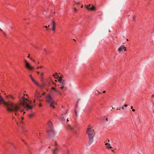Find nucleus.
I'll return each mask as SVG.
<instances>
[{
    "mask_svg": "<svg viewBox=\"0 0 154 154\" xmlns=\"http://www.w3.org/2000/svg\"><path fill=\"white\" fill-rule=\"evenodd\" d=\"M86 133L88 135L89 139V145H90L93 143V138L95 134L94 130L91 127L87 129Z\"/></svg>",
    "mask_w": 154,
    "mask_h": 154,
    "instance_id": "1",
    "label": "nucleus"
},
{
    "mask_svg": "<svg viewBox=\"0 0 154 154\" xmlns=\"http://www.w3.org/2000/svg\"><path fill=\"white\" fill-rule=\"evenodd\" d=\"M41 81L42 82L41 84V85L39 84V85H37V86L41 88H42L45 86H48L50 85V82L48 80L44 81L43 78H42Z\"/></svg>",
    "mask_w": 154,
    "mask_h": 154,
    "instance_id": "2",
    "label": "nucleus"
},
{
    "mask_svg": "<svg viewBox=\"0 0 154 154\" xmlns=\"http://www.w3.org/2000/svg\"><path fill=\"white\" fill-rule=\"evenodd\" d=\"M46 97L47 99L46 101L48 103H50V106L53 107V108H54V101H52V98L51 95L50 94L46 95Z\"/></svg>",
    "mask_w": 154,
    "mask_h": 154,
    "instance_id": "3",
    "label": "nucleus"
},
{
    "mask_svg": "<svg viewBox=\"0 0 154 154\" xmlns=\"http://www.w3.org/2000/svg\"><path fill=\"white\" fill-rule=\"evenodd\" d=\"M35 97V100H38L40 102H42L43 101V100L39 99V98L41 97V96L40 95L39 93L36 91L34 94ZM35 100L34 101V103H35Z\"/></svg>",
    "mask_w": 154,
    "mask_h": 154,
    "instance_id": "4",
    "label": "nucleus"
},
{
    "mask_svg": "<svg viewBox=\"0 0 154 154\" xmlns=\"http://www.w3.org/2000/svg\"><path fill=\"white\" fill-rule=\"evenodd\" d=\"M48 130H51L52 133H54V127L52 122L51 121H48Z\"/></svg>",
    "mask_w": 154,
    "mask_h": 154,
    "instance_id": "5",
    "label": "nucleus"
},
{
    "mask_svg": "<svg viewBox=\"0 0 154 154\" xmlns=\"http://www.w3.org/2000/svg\"><path fill=\"white\" fill-rule=\"evenodd\" d=\"M24 62L25 64V67L27 69L30 70H32L34 69V68L30 66V64L25 60H24Z\"/></svg>",
    "mask_w": 154,
    "mask_h": 154,
    "instance_id": "6",
    "label": "nucleus"
},
{
    "mask_svg": "<svg viewBox=\"0 0 154 154\" xmlns=\"http://www.w3.org/2000/svg\"><path fill=\"white\" fill-rule=\"evenodd\" d=\"M53 132L54 133H53L51 130H47V131L48 135L50 137H54V136L55 134L54 129H53Z\"/></svg>",
    "mask_w": 154,
    "mask_h": 154,
    "instance_id": "7",
    "label": "nucleus"
},
{
    "mask_svg": "<svg viewBox=\"0 0 154 154\" xmlns=\"http://www.w3.org/2000/svg\"><path fill=\"white\" fill-rule=\"evenodd\" d=\"M22 100L23 101V102L21 103L20 104V105H18V104H17V105H18L19 106V107H20L19 109H20V105H22L23 106H25V103H26L25 102V100L28 101V100H27V99L26 98H25V97L24 96H23L22 97ZM19 110H20V109L18 110V111H19ZM17 111H18V110Z\"/></svg>",
    "mask_w": 154,
    "mask_h": 154,
    "instance_id": "8",
    "label": "nucleus"
},
{
    "mask_svg": "<svg viewBox=\"0 0 154 154\" xmlns=\"http://www.w3.org/2000/svg\"><path fill=\"white\" fill-rule=\"evenodd\" d=\"M67 129H69L72 131H73L75 133L74 134V136L75 137L77 136V132L75 131L74 127H72L69 125H68L67 127Z\"/></svg>",
    "mask_w": 154,
    "mask_h": 154,
    "instance_id": "9",
    "label": "nucleus"
},
{
    "mask_svg": "<svg viewBox=\"0 0 154 154\" xmlns=\"http://www.w3.org/2000/svg\"><path fill=\"white\" fill-rule=\"evenodd\" d=\"M124 50V51H125L126 50V48L125 47L124 45H122L118 49V51L119 52H120Z\"/></svg>",
    "mask_w": 154,
    "mask_h": 154,
    "instance_id": "10",
    "label": "nucleus"
},
{
    "mask_svg": "<svg viewBox=\"0 0 154 154\" xmlns=\"http://www.w3.org/2000/svg\"><path fill=\"white\" fill-rule=\"evenodd\" d=\"M57 142L55 141V144L54 145V146L55 147V148L54 149H53L52 151V153L53 154H57V153L56 152L58 150V148L57 147Z\"/></svg>",
    "mask_w": 154,
    "mask_h": 154,
    "instance_id": "11",
    "label": "nucleus"
},
{
    "mask_svg": "<svg viewBox=\"0 0 154 154\" xmlns=\"http://www.w3.org/2000/svg\"><path fill=\"white\" fill-rule=\"evenodd\" d=\"M25 107V108L29 109H31L32 108L33 106L30 105H29L27 103H25V106H23Z\"/></svg>",
    "mask_w": 154,
    "mask_h": 154,
    "instance_id": "12",
    "label": "nucleus"
},
{
    "mask_svg": "<svg viewBox=\"0 0 154 154\" xmlns=\"http://www.w3.org/2000/svg\"><path fill=\"white\" fill-rule=\"evenodd\" d=\"M51 25L52 26V30L55 32V23L54 20L52 21L51 23Z\"/></svg>",
    "mask_w": 154,
    "mask_h": 154,
    "instance_id": "13",
    "label": "nucleus"
},
{
    "mask_svg": "<svg viewBox=\"0 0 154 154\" xmlns=\"http://www.w3.org/2000/svg\"><path fill=\"white\" fill-rule=\"evenodd\" d=\"M29 77L31 78L32 81L37 86L39 85V84L34 79L31 75H29Z\"/></svg>",
    "mask_w": 154,
    "mask_h": 154,
    "instance_id": "14",
    "label": "nucleus"
},
{
    "mask_svg": "<svg viewBox=\"0 0 154 154\" xmlns=\"http://www.w3.org/2000/svg\"><path fill=\"white\" fill-rule=\"evenodd\" d=\"M58 81L61 83L62 85H64L65 84V81L64 80L61 79V78H59L58 79Z\"/></svg>",
    "mask_w": 154,
    "mask_h": 154,
    "instance_id": "15",
    "label": "nucleus"
},
{
    "mask_svg": "<svg viewBox=\"0 0 154 154\" xmlns=\"http://www.w3.org/2000/svg\"><path fill=\"white\" fill-rule=\"evenodd\" d=\"M79 99L77 101V102H76V106H75V116H77V112L76 110V109L78 107V102H79Z\"/></svg>",
    "mask_w": 154,
    "mask_h": 154,
    "instance_id": "16",
    "label": "nucleus"
},
{
    "mask_svg": "<svg viewBox=\"0 0 154 154\" xmlns=\"http://www.w3.org/2000/svg\"><path fill=\"white\" fill-rule=\"evenodd\" d=\"M52 90L54 91V93H57V92L60 93V92L59 91L57 90L54 87H52L51 88V92H52Z\"/></svg>",
    "mask_w": 154,
    "mask_h": 154,
    "instance_id": "17",
    "label": "nucleus"
},
{
    "mask_svg": "<svg viewBox=\"0 0 154 154\" xmlns=\"http://www.w3.org/2000/svg\"><path fill=\"white\" fill-rule=\"evenodd\" d=\"M6 97L8 98H11L12 100H14L15 98V97H14L13 95L11 94L6 96Z\"/></svg>",
    "mask_w": 154,
    "mask_h": 154,
    "instance_id": "18",
    "label": "nucleus"
},
{
    "mask_svg": "<svg viewBox=\"0 0 154 154\" xmlns=\"http://www.w3.org/2000/svg\"><path fill=\"white\" fill-rule=\"evenodd\" d=\"M105 144L106 145V147L108 149H109L112 148V147L110 146V145L109 143H106Z\"/></svg>",
    "mask_w": 154,
    "mask_h": 154,
    "instance_id": "19",
    "label": "nucleus"
},
{
    "mask_svg": "<svg viewBox=\"0 0 154 154\" xmlns=\"http://www.w3.org/2000/svg\"><path fill=\"white\" fill-rule=\"evenodd\" d=\"M95 10V7L94 6H92L91 8H90V10L91 11H93Z\"/></svg>",
    "mask_w": 154,
    "mask_h": 154,
    "instance_id": "20",
    "label": "nucleus"
},
{
    "mask_svg": "<svg viewBox=\"0 0 154 154\" xmlns=\"http://www.w3.org/2000/svg\"><path fill=\"white\" fill-rule=\"evenodd\" d=\"M90 6H91V5H85V7L88 9L90 10Z\"/></svg>",
    "mask_w": 154,
    "mask_h": 154,
    "instance_id": "21",
    "label": "nucleus"
},
{
    "mask_svg": "<svg viewBox=\"0 0 154 154\" xmlns=\"http://www.w3.org/2000/svg\"><path fill=\"white\" fill-rule=\"evenodd\" d=\"M100 94H101V93H100L97 90L95 92V94L96 95H99Z\"/></svg>",
    "mask_w": 154,
    "mask_h": 154,
    "instance_id": "22",
    "label": "nucleus"
},
{
    "mask_svg": "<svg viewBox=\"0 0 154 154\" xmlns=\"http://www.w3.org/2000/svg\"><path fill=\"white\" fill-rule=\"evenodd\" d=\"M34 116V114H29V118H31L32 117H33Z\"/></svg>",
    "mask_w": 154,
    "mask_h": 154,
    "instance_id": "23",
    "label": "nucleus"
},
{
    "mask_svg": "<svg viewBox=\"0 0 154 154\" xmlns=\"http://www.w3.org/2000/svg\"><path fill=\"white\" fill-rule=\"evenodd\" d=\"M53 76L55 78H56V77H55V76H57V77H59V76L58 75L57 73H55V74H53Z\"/></svg>",
    "mask_w": 154,
    "mask_h": 154,
    "instance_id": "24",
    "label": "nucleus"
},
{
    "mask_svg": "<svg viewBox=\"0 0 154 154\" xmlns=\"http://www.w3.org/2000/svg\"><path fill=\"white\" fill-rule=\"evenodd\" d=\"M64 85H62V86L60 88V89L63 90L64 88Z\"/></svg>",
    "mask_w": 154,
    "mask_h": 154,
    "instance_id": "25",
    "label": "nucleus"
},
{
    "mask_svg": "<svg viewBox=\"0 0 154 154\" xmlns=\"http://www.w3.org/2000/svg\"><path fill=\"white\" fill-rule=\"evenodd\" d=\"M67 154H69V152L68 149H67Z\"/></svg>",
    "mask_w": 154,
    "mask_h": 154,
    "instance_id": "26",
    "label": "nucleus"
},
{
    "mask_svg": "<svg viewBox=\"0 0 154 154\" xmlns=\"http://www.w3.org/2000/svg\"><path fill=\"white\" fill-rule=\"evenodd\" d=\"M44 51L46 54H48V53L47 52L46 50L45 49H44Z\"/></svg>",
    "mask_w": 154,
    "mask_h": 154,
    "instance_id": "27",
    "label": "nucleus"
},
{
    "mask_svg": "<svg viewBox=\"0 0 154 154\" xmlns=\"http://www.w3.org/2000/svg\"><path fill=\"white\" fill-rule=\"evenodd\" d=\"M43 73H42L41 74V80L42 79V78H43L42 76H43Z\"/></svg>",
    "mask_w": 154,
    "mask_h": 154,
    "instance_id": "28",
    "label": "nucleus"
},
{
    "mask_svg": "<svg viewBox=\"0 0 154 154\" xmlns=\"http://www.w3.org/2000/svg\"><path fill=\"white\" fill-rule=\"evenodd\" d=\"M26 131L25 130H23L22 131L23 132L24 134H25V133Z\"/></svg>",
    "mask_w": 154,
    "mask_h": 154,
    "instance_id": "29",
    "label": "nucleus"
},
{
    "mask_svg": "<svg viewBox=\"0 0 154 154\" xmlns=\"http://www.w3.org/2000/svg\"><path fill=\"white\" fill-rule=\"evenodd\" d=\"M135 16H133V20L134 21L135 20Z\"/></svg>",
    "mask_w": 154,
    "mask_h": 154,
    "instance_id": "30",
    "label": "nucleus"
},
{
    "mask_svg": "<svg viewBox=\"0 0 154 154\" xmlns=\"http://www.w3.org/2000/svg\"><path fill=\"white\" fill-rule=\"evenodd\" d=\"M0 31H2L4 34V35H5V33L4 32V31L0 28Z\"/></svg>",
    "mask_w": 154,
    "mask_h": 154,
    "instance_id": "31",
    "label": "nucleus"
},
{
    "mask_svg": "<svg viewBox=\"0 0 154 154\" xmlns=\"http://www.w3.org/2000/svg\"><path fill=\"white\" fill-rule=\"evenodd\" d=\"M44 27L47 29V30H48L49 29H48V27L47 26H43Z\"/></svg>",
    "mask_w": 154,
    "mask_h": 154,
    "instance_id": "32",
    "label": "nucleus"
},
{
    "mask_svg": "<svg viewBox=\"0 0 154 154\" xmlns=\"http://www.w3.org/2000/svg\"><path fill=\"white\" fill-rule=\"evenodd\" d=\"M30 59L31 60H32V61H33V62H35V60H33V59H32V58H30Z\"/></svg>",
    "mask_w": 154,
    "mask_h": 154,
    "instance_id": "33",
    "label": "nucleus"
},
{
    "mask_svg": "<svg viewBox=\"0 0 154 154\" xmlns=\"http://www.w3.org/2000/svg\"><path fill=\"white\" fill-rule=\"evenodd\" d=\"M42 104L41 103H40L39 105V107H42Z\"/></svg>",
    "mask_w": 154,
    "mask_h": 154,
    "instance_id": "34",
    "label": "nucleus"
},
{
    "mask_svg": "<svg viewBox=\"0 0 154 154\" xmlns=\"http://www.w3.org/2000/svg\"><path fill=\"white\" fill-rule=\"evenodd\" d=\"M123 106H125V107H127V105L126 104H125Z\"/></svg>",
    "mask_w": 154,
    "mask_h": 154,
    "instance_id": "35",
    "label": "nucleus"
},
{
    "mask_svg": "<svg viewBox=\"0 0 154 154\" xmlns=\"http://www.w3.org/2000/svg\"><path fill=\"white\" fill-rule=\"evenodd\" d=\"M74 10L75 11H76L77 10V9L75 8H74Z\"/></svg>",
    "mask_w": 154,
    "mask_h": 154,
    "instance_id": "36",
    "label": "nucleus"
},
{
    "mask_svg": "<svg viewBox=\"0 0 154 154\" xmlns=\"http://www.w3.org/2000/svg\"><path fill=\"white\" fill-rule=\"evenodd\" d=\"M132 111L133 112H134L135 111V110L134 109H132Z\"/></svg>",
    "mask_w": 154,
    "mask_h": 154,
    "instance_id": "37",
    "label": "nucleus"
},
{
    "mask_svg": "<svg viewBox=\"0 0 154 154\" xmlns=\"http://www.w3.org/2000/svg\"><path fill=\"white\" fill-rule=\"evenodd\" d=\"M43 67V66H39V68H42Z\"/></svg>",
    "mask_w": 154,
    "mask_h": 154,
    "instance_id": "38",
    "label": "nucleus"
},
{
    "mask_svg": "<svg viewBox=\"0 0 154 154\" xmlns=\"http://www.w3.org/2000/svg\"><path fill=\"white\" fill-rule=\"evenodd\" d=\"M24 111V110L23 109H21L20 110V111L21 112H23Z\"/></svg>",
    "mask_w": 154,
    "mask_h": 154,
    "instance_id": "39",
    "label": "nucleus"
},
{
    "mask_svg": "<svg viewBox=\"0 0 154 154\" xmlns=\"http://www.w3.org/2000/svg\"><path fill=\"white\" fill-rule=\"evenodd\" d=\"M61 78V79H62V75H61V76L59 78Z\"/></svg>",
    "mask_w": 154,
    "mask_h": 154,
    "instance_id": "40",
    "label": "nucleus"
},
{
    "mask_svg": "<svg viewBox=\"0 0 154 154\" xmlns=\"http://www.w3.org/2000/svg\"><path fill=\"white\" fill-rule=\"evenodd\" d=\"M152 97H154V94H152Z\"/></svg>",
    "mask_w": 154,
    "mask_h": 154,
    "instance_id": "41",
    "label": "nucleus"
},
{
    "mask_svg": "<svg viewBox=\"0 0 154 154\" xmlns=\"http://www.w3.org/2000/svg\"><path fill=\"white\" fill-rule=\"evenodd\" d=\"M75 4H77V5H79V2H77L76 3H75Z\"/></svg>",
    "mask_w": 154,
    "mask_h": 154,
    "instance_id": "42",
    "label": "nucleus"
},
{
    "mask_svg": "<svg viewBox=\"0 0 154 154\" xmlns=\"http://www.w3.org/2000/svg\"><path fill=\"white\" fill-rule=\"evenodd\" d=\"M106 121H108V119L107 118H106Z\"/></svg>",
    "mask_w": 154,
    "mask_h": 154,
    "instance_id": "43",
    "label": "nucleus"
},
{
    "mask_svg": "<svg viewBox=\"0 0 154 154\" xmlns=\"http://www.w3.org/2000/svg\"><path fill=\"white\" fill-rule=\"evenodd\" d=\"M29 56H30V55L29 54L28 56H27V57L28 58H29Z\"/></svg>",
    "mask_w": 154,
    "mask_h": 154,
    "instance_id": "44",
    "label": "nucleus"
},
{
    "mask_svg": "<svg viewBox=\"0 0 154 154\" xmlns=\"http://www.w3.org/2000/svg\"><path fill=\"white\" fill-rule=\"evenodd\" d=\"M37 73L38 74H39L40 73V72H37Z\"/></svg>",
    "mask_w": 154,
    "mask_h": 154,
    "instance_id": "45",
    "label": "nucleus"
},
{
    "mask_svg": "<svg viewBox=\"0 0 154 154\" xmlns=\"http://www.w3.org/2000/svg\"><path fill=\"white\" fill-rule=\"evenodd\" d=\"M105 92H106V91H103V93H105Z\"/></svg>",
    "mask_w": 154,
    "mask_h": 154,
    "instance_id": "46",
    "label": "nucleus"
},
{
    "mask_svg": "<svg viewBox=\"0 0 154 154\" xmlns=\"http://www.w3.org/2000/svg\"><path fill=\"white\" fill-rule=\"evenodd\" d=\"M52 82V83H53L54 84V85H55V83H54V82Z\"/></svg>",
    "mask_w": 154,
    "mask_h": 154,
    "instance_id": "47",
    "label": "nucleus"
},
{
    "mask_svg": "<svg viewBox=\"0 0 154 154\" xmlns=\"http://www.w3.org/2000/svg\"><path fill=\"white\" fill-rule=\"evenodd\" d=\"M26 113L25 112H23V115H24Z\"/></svg>",
    "mask_w": 154,
    "mask_h": 154,
    "instance_id": "48",
    "label": "nucleus"
},
{
    "mask_svg": "<svg viewBox=\"0 0 154 154\" xmlns=\"http://www.w3.org/2000/svg\"><path fill=\"white\" fill-rule=\"evenodd\" d=\"M66 121H67V122H69V120H68V119H67Z\"/></svg>",
    "mask_w": 154,
    "mask_h": 154,
    "instance_id": "49",
    "label": "nucleus"
},
{
    "mask_svg": "<svg viewBox=\"0 0 154 154\" xmlns=\"http://www.w3.org/2000/svg\"><path fill=\"white\" fill-rule=\"evenodd\" d=\"M39 66L37 68V69H39Z\"/></svg>",
    "mask_w": 154,
    "mask_h": 154,
    "instance_id": "50",
    "label": "nucleus"
},
{
    "mask_svg": "<svg viewBox=\"0 0 154 154\" xmlns=\"http://www.w3.org/2000/svg\"><path fill=\"white\" fill-rule=\"evenodd\" d=\"M133 108V106H131V109H132V108Z\"/></svg>",
    "mask_w": 154,
    "mask_h": 154,
    "instance_id": "51",
    "label": "nucleus"
},
{
    "mask_svg": "<svg viewBox=\"0 0 154 154\" xmlns=\"http://www.w3.org/2000/svg\"><path fill=\"white\" fill-rule=\"evenodd\" d=\"M22 120H23V119H24L23 117H22Z\"/></svg>",
    "mask_w": 154,
    "mask_h": 154,
    "instance_id": "52",
    "label": "nucleus"
},
{
    "mask_svg": "<svg viewBox=\"0 0 154 154\" xmlns=\"http://www.w3.org/2000/svg\"><path fill=\"white\" fill-rule=\"evenodd\" d=\"M20 123H22V124H23V122L22 121H21V122H20Z\"/></svg>",
    "mask_w": 154,
    "mask_h": 154,
    "instance_id": "53",
    "label": "nucleus"
},
{
    "mask_svg": "<svg viewBox=\"0 0 154 154\" xmlns=\"http://www.w3.org/2000/svg\"><path fill=\"white\" fill-rule=\"evenodd\" d=\"M123 106H123L122 107V109H124V107H123Z\"/></svg>",
    "mask_w": 154,
    "mask_h": 154,
    "instance_id": "54",
    "label": "nucleus"
},
{
    "mask_svg": "<svg viewBox=\"0 0 154 154\" xmlns=\"http://www.w3.org/2000/svg\"><path fill=\"white\" fill-rule=\"evenodd\" d=\"M112 152H114V150H112Z\"/></svg>",
    "mask_w": 154,
    "mask_h": 154,
    "instance_id": "55",
    "label": "nucleus"
},
{
    "mask_svg": "<svg viewBox=\"0 0 154 154\" xmlns=\"http://www.w3.org/2000/svg\"><path fill=\"white\" fill-rule=\"evenodd\" d=\"M22 141L23 142H24V141L23 140H22Z\"/></svg>",
    "mask_w": 154,
    "mask_h": 154,
    "instance_id": "56",
    "label": "nucleus"
},
{
    "mask_svg": "<svg viewBox=\"0 0 154 154\" xmlns=\"http://www.w3.org/2000/svg\"><path fill=\"white\" fill-rule=\"evenodd\" d=\"M127 40L128 41V39H127Z\"/></svg>",
    "mask_w": 154,
    "mask_h": 154,
    "instance_id": "57",
    "label": "nucleus"
},
{
    "mask_svg": "<svg viewBox=\"0 0 154 154\" xmlns=\"http://www.w3.org/2000/svg\"><path fill=\"white\" fill-rule=\"evenodd\" d=\"M122 100H123V101H124V99H123Z\"/></svg>",
    "mask_w": 154,
    "mask_h": 154,
    "instance_id": "58",
    "label": "nucleus"
},
{
    "mask_svg": "<svg viewBox=\"0 0 154 154\" xmlns=\"http://www.w3.org/2000/svg\"><path fill=\"white\" fill-rule=\"evenodd\" d=\"M27 24H28H28H29V23H27Z\"/></svg>",
    "mask_w": 154,
    "mask_h": 154,
    "instance_id": "59",
    "label": "nucleus"
},
{
    "mask_svg": "<svg viewBox=\"0 0 154 154\" xmlns=\"http://www.w3.org/2000/svg\"><path fill=\"white\" fill-rule=\"evenodd\" d=\"M109 32H110V30H109Z\"/></svg>",
    "mask_w": 154,
    "mask_h": 154,
    "instance_id": "60",
    "label": "nucleus"
},
{
    "mask_svg": "<svg viewBox=\"0 0 154 154\" xmlns=\"http://www.w3.org/2000/svg\"><path fill=\"white\" fill-rule=\"evenodd\" d=\"M82 7H83V6H81V8H82Z\"/></svg>",
    "mask_w": 154,
    "mask_h": 154,
    "instance_id": "61",
    "label": "nucleus"
},
{
    "mask_svg": "<svg viewBox=\"0 0 154 154\" xmlns=\"http://www.w3.org/2000/svg\"><path fill=\"white\" fill-rule=\"evenodd\" d=\"M49 148H50V147H49Z\"/></svg>",
    "mask_w": 154,
    "mask_h": 154,
    "instance_id": "62",
    "label": "nucleus"
},
{
    "mask_svg": "<svg viewBox=\"0 0 154 154\" xmlns=\"http://www.w3.org/2000/svg\"><path fill=\"white\" fill-rule=\"evenodd\" d=\"M25 143L26 144V143Z\"/></svg>",
    "mask_w": 154,
    "mask_h": 154,
    "instance_id": "63",
    "label": "nucleus"
},
{
    "mask_svg": "<svg viewBox=\"0 0 154 154\" xmlns=\"http://www.w3.org/2000/svg\"><path fill=\"white\" fill-rule=\"evenodd\" d=\"M154 112V111H153V112Z\"/></svg>",
    "mask_w": 154,
    "mask_h": 154,
    "instance_id": "64",
    "label": "nucleus"
}]
</instances>
